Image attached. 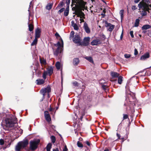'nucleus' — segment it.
Returning <instances> with one entry per match:
<instances>
[{
	"instance_id": "obj_51",
	"label": "nucleus",
	"mask_w": 151,
	"mask_h": 151,
	"mask_svg": "<svg viewBox=\"0 0 151 151\" xmlns=\"http://www.w3.org/2000/svg\"><path fill=\"white\" fill-rule=\"evenodd\" d=\"M84 18H80V20L81 21L80 23H81L82 22H84L83 19Z\"/></svg>"
},
{
	"instance_id": "obj_14",
	"label": "nucleus",
	"mask_w": 151,
	"mask_h": 151,
	"mask_svg": "<svg viewBox=\"0 0 151 151\" xmlns=\"http://www.w3.org/2000/svg\"><path fill=\"white\" fill-rule=\"evenodd\" d=\"M45 71L47 72V74L49 76H51L53 73V67L52 66L48 67L47 71Z\"/></svg>"
},
{
	"instance_id": "obj_56",
	"label": "nucleus",
	"mask_w": 151,
	"mask_h": 151,
	"mask_svg": "<svg viewBox=\"0 0 151 151\" xmlns=\"http://www.w3.org/2000/svg\"><path fill=\"white\" fill-rule=\"evenodd\" d=\"M67 150H68V149H67L66 146H65L64 149L63 150V151H67Z\"/></svg>"
},
{
	"instance_id": "obj_27",
	"label": "nucleus",
	"mask_w": 151,
	"mask_h": 151,
	"mask_svg": "<svg viewBox=\"0 0 151 151\" xmlns=\"http://www.w3.org/2000/svg\"><path fill=\"white\" fill-rule=\"evenodd\" d=\"M69 14V8L66 7L64 12V15L65 16H67Z\"/></svg>"
},
{
	"instance_id": "obj_52",
	"label": "nucleus",
	"mask_w": 151,
	"mask_h": 151,
	"mask_svg": "<svg viewBox=\"0 0 151 151\" xmlns=\"http://www.w3.org/2000/svg\"><path fill=\"white\" fill-rule=\"evenodd\" d=\"M64 5V4L63 2H61L59 4V5H60L61 6H62Z\"/></svg>"
},
{
	"instance_id": "obj_2",
	"label": "nucleus",
	"mask_w": 151,
	"mask_h": 151,
	"mask_svg": "<svg viewBox=\"0 0 151 151\" xmlns=\"http://www.w3.org/2000/svg\"><path fill=\"white\" fill-rule=\"evenodd\" d=\"M5 125L6 127H10L15 126L17 124V121L16 118L14 116L10 118H6L5 120Z\"/></svg>"
},
{
	"instance_id": "obj_19",
	"label": "nucleus",
	"mask_w": 151,
	"mask_h": 151,
	"mask_svg": "<svg viewBox=\"0 0 151 151\" xmlns=\"http://www.w3.org/2000/svg\"><path fill=\"white\" fill-rule=\"evenodd\" d=\"M71 25L75 30H78L79 29L78 26L76 23H75L74 21L73 20L71 21Z\"/></svg>"
},
{
	"instance_id": "obj_42",
	"label": "nucleus",
	"mask_w": 151,
	"mask_h": 151,
	"mask_svg": "<svg viewBox=\"0 0 151 151\" xmlns=\"http://www.w3.org/2000/svg\"><path fill=\"white\" fill-rule=\"evenodd\" d=\"M74 32L73 31H71L70 32V38H71V37H74Z\"/></svg>"
},
{
	"instance_id": "obj_24",
	"label": "nucleus",
	"mask_w": 151,
	"mask_h": 151,
	"mask_svg": "<svg viewBox=\"0 0 151 151\" xmlns=\"http://www.w3.org/2000/svg\"><path fill=\"white\" fill-rule=\"evenodd\" d=\"M85 58L87 60L91 63H93V60L92 58L90 56H86L85 57Z\"/></svg>"
},
{
	"instance_id": "obj_13",
	"label": "nucleus",
	"mask_w": 151,
	"mask_h": 151,
	"mask_svg": "<svg viewBox=\"0 0 151 151\" xmlns=\"http://www.w3.org/2000/svg\"><path fill=\"white\" fill-rule=\"evenodd\" d=\"M83 27L85 32L87 33H89L90 32V30L89 28L88 24L86 22H85L83 24Z\"/></svg>"
},
{
	"instance_id": "obj_12",
	"label": "nucleus",
	"mask_w": 151,
	"mask_h": 151,
	"mask_svg": "<svg viewBox=\"0 0 151 151\" xmlns=\"http://www.w3.org/2000/svg\"><path fill=\"white\" fill-rule=\"evenodd\" d=\"M44 115L46 120L47 122H50L51 121V118L48 111H45L44 112Z\"/></svg>"
},
{
	"instance_id": "obj_50",
	"label": "nucleus",
	"mask_w": 151,
	"mask_h": 151,
	"mask_svg": "<svg viewBox=\"0 0 151 151\" xmlns=\"http://www.w3.org/2000/svg\"><path fill=\"white\" fill-rule=\"evenodd\" d=\"M85 143L88 146H89L90 145V143L88 141H86L85 142Z\"/></svg>"
},
{
	"instance_id": "obj_64",
	"label": "nucleus",
	"mask_w": 151,
	"mask_h": 151,
	"mask_svg": "<svg viewBox=\"0 0 151 151\" xmlns=\"http://www.w3.org/2000/svg\"><path fill=\"white\" fill-rule=\"evenodd\" d=\"M148 6H149V7H150V8H151V4H148Z\"/></svg>"
},
{
	"instance_id": "obj_21",
	"label": "nucleus",
	"mask_w": 151,
	"mask_h": 151,
	"mask_svg": "<svg viewBox=\"0 0 151 151\" xmlns=\"http://www.w3.org/2000/svg\"><path fill=\"white\" fill-rule=\"evenodd\" d=\"M77 16L78 17H79L80 18H85V14L83 12L81 11L77 14Z\"/></svg>"
},
{
	"instance_id": "obj_63",
	"label": "nucleus",
	"mask_w": 151,
	"mask_h": 151,
	"mask_svg": "<svg viewBox=\"0 0 151 151\" xmlns=\"http://www.w3.org/2000/svg\"><path fill=\"white\" fill-rule=\"evenodd\" d=\"M6 147H7L6 146L5 147L4 146V147H3V149H5L6 148Z\"/></svg>"
},
{
	"instance_id": "obj_44",
	"label": "nucleus",
	"mask_w": 151,
	"mask_h": 151,
	"mask_svg": "<svg viewBox=\"0 0 151 151\" xmlns=\"http://www.w3.org/2000/svg\"><path fill=\"white\" fill-rule=\"evenodd\" d=\"M73 84L75 86H78V83L76 81L73 82Z\"/></svg>"
},
{
	"instance_id": "obj_17",
	"label": "nucleus",
	"mask_w": 151,
	"mask_h": 151,
	"mask_svg": "<svg viewBox=\"0 0 151 151\" xmlns=\"http://www.w3.org/2000/svg\"><path fill=\"white\" fill-rule=\"evenodd\" d=\"M106 27H108V30L110 32H112L114 29V26L110 23H108Z\"/></svg>"
},
{
	"instance_id": "obj_8",
	"label": "nucleus",
	"mask_w": 151,
	"mask_h": 151,
	"mask_svg": "<svg viewBox=\"0 0 151 151\" xmlns=\"http://www.w3.org/2000/svg\"><path fill=\"white\" fill-rule=\"evenodd\" d=\"M61 40L62 43V46L61 43L59 42H58L55 45V46L58 47L55 51L54 52V53L55 55H57L58 53L61 52V47H63V41L62 39Z\"/></svg>"
},
{
	"instance_id": "obj_48",
	"label": "nucleus",
	"mask_w": 151,
	"mask_h": 151,
	"mask_svg": "<svg viewBox=\"0 0 151 151\" xmlns=\"http://www.w3.org/2000/svg\"><path fill=\"white\" fill-rule=\"evenodd\" d=\"M132 10H134L137 9V8L134 5L132 6Z\"/></svg>"
},
{
	"instance_id": "obj_41",
	"label": "nucleus",
	"mask_w": 151,
	"mask_h": 151,
	"mask_svg": "<svg viewBox=\"0 0 151 151\" xmlns=\"http://www.w3.org/2000/svg\"><path fill=\"white\" fill-rule=\"evenodd\" d=\"M124 56V57L126 58H129L131 56V55L130 54H125Z\"/></svg>"
},
{
	"instance_id": "obj_15",
	"label": "nucleus",
	"mask_w": 151,
	"mask_h": 151,
	"mask_svg": "<svg viewBox=\"0 0 151 151\" xmlns=\"http://www.w3.org/2000/svg\"><path fill=\"white\" fill-rule=\"evenodd\" d=\"M110 74L113 78H118L119 76V74L114 71H111Z\"/></svg>"
},
{
	"instance_id": "obj_38",
	"label": "nucleus",
	"mask_w": 151,
	"mask_h": 151,
	"mask_svg": "<svg viewBox=\"0 0 151 151\" xmlns=\"http://www.w3.org/2000/svg\"><path fill=\"white\" fill-rule=\"evenodd\" d=\"M48 74L47 73V72L45 71L43 74V78L44 79V80H45L46 78V76Z\"/></svg>"
},
{
	"instance_id": "obj_29",
	"label": "nucleus",
	"mask_w": 151,
	"mask_h": 151,
	"mask_svg": "<svg viewBox=\"0 0 151 151\" xmlns=\"http://www.w3.org/2000/svg\"><path fill=\"white\" fill-rule=\"evenodd\" d=\"M51 147L52 144L51 143H49L48 144L46 147L47 151H50V149L51 148Z\"/></svg>"
},
{
	"instance_id": "obj_61",
	"label": "nucleus",
	"mask_w": 151,
	"mask_h": 151,
	"mask_svg": "<svg viewBox=\"0 0 151 151\" xmlns=\"http://www.w3.org/2000/svg\"><path fill=\"white\" fill-rule=\"evenodd\" d=\"M102 87L103 89H106L105 86V85H102Z\"/></svg>"
},
{
	"instance_id": "obj_54",
	"label": "nucleus",
	"mask_w": 151,
	"mask_h": 151,
	"mask_svg": "<svg viewBox=\"0 0 151 151\" xmlns=\"http://www.w3.org/2000/svg\"><path fill=\"white\" fill-rule=\"evenodd\" d=\"M49 111H54V109H52L51 107H50V108L49 109Z\"/></svg>"
},
{
	"instance_id": "obj_20",
	"label": "nucleus",
	"mask_w": 151,
	"mask_h": 151,
	"mask_svg": "<svg viewBox=\"0 0 151 151\" xmlns=\"http://www.w3.org/2000/svg\"><path fill=\"white\" fill-rule=\"evenodd\" d=\"M37 84L41 85L43 84L45 82V80L42 79H38L36 80Z\"/></svg>"
},
{
	"instance_id": "obj_55",
	"label": "nucleus",
	"mask_w": 151,
	"mask_h": 151,
	"mask_svg": "<svg viewBox=\"0 0 151 151\" xmlns=\"http://www.w3.org/2000/svg\"><path fill=\"white\" fill-rule=\"evenodd\" d=\"M142 1H144V2H145V3H148V2L149 1V0H142Z\"/></svg>"
},
{
	"instance_id": "obj_3",
	"label": "nucleus",
	"mask_w": 151,
	"mask_h": 151,
	"mask_svg": "<svg viewBox=\"0 0 151 151\" xmlns=\"http://www.w3.org/2000/svg\"><path fill=\"white\" fill-rule=\"evenodd\" d=\"M28 141L27 140L19 142L16 146L15 150L16 151H20L28 145Z\"/></svg>"
},
{
	"instance_id": "obj_43",
	"label": "nucleus",
	"mask_w": 151,
	"mask_h": 151,
	"mask_svg": "<svg viewBox=\"0 0 151 151\" xmlns=\"http://www.w3.org/2000/svg\"><path fill=\"white\" fill-rule=\"evenodd\" d=\"M5 144V145H6L5 143L4 140L3 139H1V145H2Z\"/></svg>"
},
{
	"instance_id": "obj_26",
	"label": "nucleus",
	"mask_w": 151,
	"mask_h": 151,
	"mask_svg": "<svg viewBox=\"0 0 151 151\" xmlns=\"http://www.w3.org/2000/svg\"><path fill=\"white\" fill-rule=\"evenodd\" d=\"M123 77L121 76H119L118 77V83L121 84H122L123 80H122Z\"/></svg>"
},
{
	"instance_id": "obj_33",
	"label": "nucleus",
	"mask_w": 151,
	"mask_h": 151,
	"mask_svg": "<svg viewBox=\"0 0 151 151\" xmlns=\"http://www.w3.org/2000/svg\"><path fill=\"white\" fill-rule=\"evenodd\" d=\"M100 38L102 40H105L106 39L105 35L103 34H101L99 35Z\"/></svg>"
},
{
	"instance_id": "obj_53",
	"label": "nucleus",
	"mask_w": 151,
	"mask_h": 151,
	"mask_svg": "<svg viewBox=\"0 0 151 151\" xmlns=\"http://www.w3.org/2000/svg\"><path fill=\"white\" fill-rule=\"evenodd\" d=\"M55 35L56 37H60V35L57 32L55 33Z\"/></svg>"
},
{
	"instance_id": "obj_16",
	"label": "nucleus",
	"mask_w": 151,
	"mask_h": 151,
	"mask_svg": "<svg viewBox=\"0 0 151 151\" xmlns=\"http://www.w3.org/2000/svg\"><path fill=\"white\" fill-rule=\"evenodd\" d=\"M149 57L150 55L149 53H147L141 56L140 60H144L148 58Z\"/></svg>"
},
{
	"instance_id": "obj_40",
	"label": "nucleus",
	"mask_w": 151,
	"mask_h": 151,
	"mask_svg": "<svg viewBox=\"0 0 151 151\" xmlns=\"http://www.w3.org/2000/svg\"><path fill=\"white\" fill-rule=\"evenodd\" d=\"M70 1V0H66V4L67 7L69 8Z\"/></svg>"
},
{
	"instance_id": "obj_4",
	"label": "nucleus",
	"mask_w": 151,
	"mask_h": 151,
	"mask_svg": "<svg viewBox=\"0 0 151 151\" xmlns=\"http://www.w3.org/2000/svg\"><path fill=\"white\" fill-rule=\"evenodd\" d=\"M40 142L39 139H35L30 142L29 149L32 151L35 150L37 147Z\"/></svg>"
},
{
	"instance_id": "obj_28",
	"label": "nucleus",
	"mask_w": 151,
	"mask_h": 151,
	"mask_svg": "<svg viewBox=\"0 0 151 151\" xmlns=\"http://www.w3.org/2000/svg\"><path fill=\"white\" fill-rule=\"evenodd\" d=\"M140 20L139 19H137L135 20L134 23V26L135 27H137L138 26Z\"/></svg>"
},
{
	"instance_id": "obj_36",
	"label": "nucleus",
	"mask_w": 151,
	"mask_h": 151,
	"mask_svg": "<svg viewBox=\"0 0 151 151\" xmlns=\"http://www.w3.org/2000/svg\"><path fill=\"white\" fill-rule=\"evenodd\" d=\"M77 145L78 147H83V145L80 142L78 141L77 143Z\"/></svg>"
},
{
	"instance_id": "obj_49",
	"label": "nucleus",
	"mask_w": 151,
	"mask_h": 151,
	"mask_svg": "<svg viewBox=\"0 0 151 151\" xmlns=\"http://www.w3.org/2000/svg\"><path fill=\"white\" fill-rule=\"evenodd\" d=\"M138 54V51L136 49H134V54L135 55H137Z\"/></svg>"
},
{
	"instance_id": "obj_23",
	"label": "nucleus",
	"mask_w": 151,
	"mask_h": 151,
	"mask_svg": "<svg viewBox=\"0 0 151 151\" xmlns=\"http://www.w3.org/2000/svg\"><path fill=\"white\" fill-rule=\"evenodd\" d=\"M79 60L78 58H75L74 59L73 64L74 65H77L79 63Z\"/></svg>"
},
{
	"instance_id": "obj_34",
	"label": "nucleus",
	"mask_w": 151,
	"mask_h": 151,
	"mask_svg": "<svg viewBox=\"0 0 151 151\" xmlns=\"http://www.w3.org/2000/svg\"><path fill=\"white\" fill-rule=\"evenodd\" d=\"M29 29L30 31H32L33 30V26L32 24H30L28 25Z\"/></svg>"
},
{
	"instance_id": "obj_9",
	"label": "nucleus",
	"mask_w": 151,
	"mask_h": 151,
	"mask_svg": "<svg viewBox=\"0 0 151 151\" xmlns=\"http://www.w3.org/2000/svg\"><path fill=\"white\" fill-rule=\"evenodd\" d=\"M73 41L74 43L77 44V45L80 46L82 39L78 35H76L73 39Z\"/></svg>"
},
{
	"instance_id": "obj_37",
	"label": "nucleus",
	"mask_w": 151,
	"mask_h": 151,
	"mask_svg": "<svg viewBox=\"0 0 151 151\" xmlns=\"http://www.w3.org/2000/svg\"><path fill=\"white\" fill-rule=\"evenodd\" d=\"M51 139L52 141V143H54L55 142L56 140L54 136H52L51 137Z\"/></svg>"
},
{
	"instance_id": "obj_59",
	"label": "nucleus",
	"mask_w": 151,
	"mask_h": 151,
	"mask_svg": "<svg viewBox=\"0 0 151 151\" xmlns=\"http://www.w3.org/2000/svg\"><path fill=\"white\" fill-rule=\"evenodd\" d=\"M53 151H59L58 148H56L55 149H54L53 150Z\"/></svg>"
},
{
	"instance_id": "obj_60",
	"label": "nucleus",
	"mask_w": 151,
	"mask_h": 151,
	"mask_svg": "<svg viewBox=\"0 0 151 151\" xmlns=\"http://www.w3.org/2000/svg\"><path fill=\"white\" fill-rule=\"evenodd\" d=\"M129 88V84L127 83L126 86V88L128 89V88Z\"/></svg>"
},
{
	"instance_id": "obj_6",
	"label": "nucleus",
	"mask_w": 151,
	"mask_h": 151,
	"mask_svg": "<svg viewBox=\"0 0 151 151\" xmlns=\"http://www.w3.org/2000/svg\"><path fill=\"white\" fill-rule=\"evenodd\" d=\"M138 6L139 9H141L143 10H147V12H149L150 9L149 8L148 4L145 2L141 1L138 4Z\"/></svg>"
},
{
	"instance_id": "obj_1",
	"label": "nucleus",
	"mask_w": 151,
	"mask_h": 151,
	"mask_svg": "<svg viewBox=\"0 0 151 151\" xmlns=\"http://www.w3.org/2000/svg\"><path fill=\"white\" fill-rule=\"evenodd\" d=\"M86 2L83 1V0H72V4L73 6L74 5L72 9L77 12L80 10L84 11L85 8V5Z\"/></svg>"
},
{
	"instance_id": "obj_62",
	"label": "nucleus",
	"mask_w": 151,
	"mask_h": 151,
	"mask_svg": "<svg viewBox=\"0 0 151 151\" xmlns=\"http://www.w3.org/2000/svg\"><path fill=\"white\" fill-rule=\"evenodd\" d=\"M123 36V32H122L121 35V37H120V38L121 39H122V38Z\"/></svg>"
},
{
	"instance_id": "obj_57",
	"label": "nucleus",
	"mask_w": 151,
	"mask_h": 151,
	"mask_svg": "<svg viewBox=\"0 0 151 151\" xmlns=\"http://www.w3.org/2000/svg\"><path fill=\"white\" fill-rule=\"evenodd\" d=\"M116 135H117V137H118L119 139H120L121 136L119 134L117 133L116 134Z\"/></svg>"
},
{
	"instance_id": "obj_7",
	"label": "nucleus",
	"mask_w": 151,
	"mask_h": 151,
	"mask_svg": "<svg viewBox=\"0 0 151 151\" xmlns=\"http://www.w3.org/2000/svg\"><path fill=\"white\" fill-rule=\"evenodd\" d=\"M51 92V88L50 86H48L46 88L42 89L40 92L41 94L43 95V99L45 98V96L47 94L48 97H50L49 93Z\"/></svg>"
},
{
	"instance_id": "obj_18",
	"label": "nucleus",
	"mask_w": 151,
	"mask_h": 151,
	"mask_svg": "<svg viewBox=\"0 0 151 151\" xmlns=\"http://www.w3.org/2000/svg\"><path fill=\"white\" fill-rule=\"evenodd\" d=\"M41 32L40 29H39L38 28H37L35 32V38L38 39L40 37V34Z\"/></svg>"
},
{
	"instance_id": "obj_11",
	"label": "nucleus",
	"mask_w": 151,
	"mask_h": 151,
	"mask_svg": "<svg viewBox=\"0 0 151 151\" xmlns=\"http://www.w3.org/2000/svg\"><path fill=\"white\" fill-rule=\"evenodd\" d=\"M101 43V40L99 39H96L93 40L91 42V45H97L98 44Z\"/></svg>"
},
{
	"instance_id": "obj_39",
	"label": "nucleus",
	"mask_w": 151,
	"mask_h": 151,
	"mask_svg": "<svg viewBox=\"0 0 151 151\" xmlns=\"http://www.w3.org/2000/svg\"><path fill=\"white\" fill-rule=\"evenodd\" d=\"M119 13L121 16V18L122 19L123 17L124 10H121L120 12Z\"/></svg>"
},
{
	"instance_id": "obj_30",
	"label": "nucleus",
	"mask_w": 151,
	"mask_h": 151,
	"mask_svg": "<svg viewBox=\"0 0 151 151\" xmlns=\"http://www.w3.org/2000/svg\"><path fill=\"white\" fill-rule=\"evenodd\" d=\"M55 66L58 70H59L60 68V64L59 62H57L55 64Z\"/></svg>"
},
{
	"instance_id": "obj_45",
	"label": "nucleus",
	"mask_w": 151,
	"mask_h": 151,
	"mask_svg": "<svg viewBox=\"0 0 151 151\" xmlns=\"http://www.w3.org/2000/svg\"><path fill=\"white\" fill-rule=\"evenodd\" d=\"M65 10V9L64 8H62L58 11V12L60 13L63 12Z\"/></svg>"
},
{
	"instance_id": "obj_31",
	"label": "nucleus",
	"mask_w": 151,
	"mask_h": 151,
	"mask_svg": "<svg viewBox=\"0 0 151 151\" xmlns=\"http://www.w3.org/2000/svg\"><path fill=\"white\" fill-rule=\"evenodd\" d=\"M147 10H143L141 11V15L142 16H144L146 15L147 14Z\"/></svg>"
},
{
	"instance_id": "obj_47",
	"label": "nucleus",
	"mask_w": 151,
	"mask_h": 151,
	"mask_svg": "<svg viewBox=\"0 0 151 151\" xmlns=\"http://www.w3.org/2000/svg\"><path fill=\"white\" fill-rule=\"evenodd\" d=\"M128 118V116L127 114H124L123 115V119H127Z\"/></svg>"
},
{
	"instance_id": "obj_22",
	"label": "nucleus",
	"mask_w": 151,
	"mask_h": 151,
	"mask_svg": "<svg viewBox=\"0 0 151 151\" xmlns=\"http://www.w3.org/2000/svg\"><path fill=\"white\" fill-rule=\"evenodd\" d=\"M151 28V26L149 24H146L142 27V30H146Z\"/></svg>"
},
{
	"instance_id": "obj_10",
	"label": "nucleus",
	"mask_w": 151,
	"mask_h": 151,
	"mask_svg": "<svg viewBox=\"0 0 151 151\" xmlns=\"http://www.w3.org/2000/svg\"><path fill=\"white\" fill-rule=\"evenodd\" d=\"M90 38L89 37H85L83 40L81 42L80 46H87L89 43Z\"/></svg>"
},
{
	"instance_id": "obj_25",
	"label": "nucleus",
	"mask_w": 151,
	"mask_h": 151,
	"mask_svg": "<svg viewBox=\"0 0 151 151\" xmlns=\"http://www.w3.org/2000/svg\"><path fill=\"white\" fill-rule=\"evenodd\" d=\"M52 4L49 3L46 6V8L47 9L50 10L52 8Z\"/></svg>"
},
{
	"instance_id": "obj_46",
	"label": "nucleus",
	"mask_w": 151,
	"mask_h": 151,
	"mask_svg": "<svg viewBox=\"0 0 151 151\" xmlns=\"http://www.w3.org/2000/svg\"><path fill=\"white\" fill-rule=\"evenodd\" d=\"M130 35L131 37L132 38L134 37V35H133V31H130Z\"/></svg>"
},
{
	"instance_id": "obj_32",
	"label": "nucleus",
	"mask_w": 151,
	"mask_h": 151,
	"mask_svg": "<svg viewBox=\"0 0 151 151\" xmlns=\"http://www.w3.org/2000/svg\"><path fill=\"white\" fill-rule=\"evenodd\" d=\"M37 39L35 38V39L31 44V46H33L37 44Z\"/></svg>"
},
{
	"instance_id": "obj_5",
	"label": "nucleus",
	"mask_w": 151,
	"mask_h": 151,
	"mask_svg": "<svg viewBox=\"0 0 151 151\" xmlns=\"http://www.w3.org/2000/svg\"><path fill=\"white\" fill-rule=\"evenodd\" d=\"M126 102L125 103L124 105L130 106V104H134V101H135V98L134 96H132L130 94L126 97Z\"/></svg>"
},
{
	"instance_id": "obj_35",
	"label": "nucleus",
	"mask_w": 151,
	"mask_h": 151,
	"mask_svg": "<svg viewBox=\"0 0 151 151\" xmlns=\"http://www.w3.org/2000/svg\"><path fill=\"white\" fill-rule=\"evenodd\" d=\"M40 61L41 64L45 65L46 63V60L44 59H40Z\"/></svg>"
},
{
	"instance_id": "obj_58",
	"label": "nucleus",
	"mask_w": 151,
	"mask_h": 151,
	"mask_svg": "<svg viewBox=\"0 0 151 151\" xmlns=\"http://www.w3.org/2000/svg\"><path fill=\"white\" fill-rule=\"evenodd\" d=\"M140 1V0H134V2H135V3H138L139 1Z\"/></svg>"
}]
</instances>
